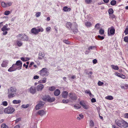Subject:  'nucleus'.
Here are the masks:
<instances>
[{"label":"nucleus","mask_w":128,"mask_h":128,"mask_svg":"<svg viewBox=\"0 0 128 128\" xmlns=\"http://www.w3.org/2000/svg\"><path fill=\"white\" fill-rule=\"evenodd\" d=\"M16 88L14 87H12L8 90L7 93L8 96L9 98H13L15 97L16 95Z\"/></svg>","instance_id":"obj_1"},{"label":"nucleus","mask_w":128,"mask_h":128,"mask_svg":"<svg viewBox=\"0 0 128 128\" xmlns=\"http://www.w3.org/2000/svg\"><path fill=\"white\" fill-rule=\"evenodd\" d=\"M16 37L18 40L28 41V36L24 34H19L16 36Z\"/></svg>","instance_id":"obj_2"},{"label":"nucleus","mask_w":128,"mask_h":128,"mask_svg":"<svg viewBox=\"0 0 128 128\" xmlns=\"http://www.w3.org/2000/svg\"><path fill=\"white\" fill-rule=\"evenodd\" d=\"M15 111V109L12 107L8 106L4 109V112L5 114H12Z\"/></svg>","instance_id":"obj_3"},{"label":"nucleus","mask_w":128,"mask_h":128,"mask_svg":"<svg viewBox=\"0 0 128 128\" xmlns=\"http://www.w3.org/2000/svg\"><path fill=\"white\" fill-rule=\"evenodd\" d=\"M39 72L40 74L42 76H47L49 74L48 71L46 68H43Z\"/></svg>","instance_id":"obj_4"},{"label":"nucleus","mask_w":128,"mask_h":128,"mask_svg":"<svg viewBox=\"0 0 128 128\" xmlns=\"http://www.w3.org/2000/svg\"><path fill=\"white\" fill-rule=\"evenodd\" d=\"M44 31L43 28L40 27L38 29H36V28H32L31 30V32L35 34H38L39 32H42Z\"/></svg>","instance_id":"obj_5"},{"label":"nucleus","mask_w":128,"mask_h":128,"mask_svg":"<svg viewBox=\"0 0 128 128\" xmlns=\"http://www.w3.org/2000/svg\"><path fill=\"white\" fill-rule=\"evenodd\" d=\"M8 26L7 24L6 25V26H4L2 28V30L3 31V34L4 35H5L8 33L7 31L10 30V28H7Z\"/></svg>","instance_id":"obj_6"},{"label":"nucleus","mask_w":128,"mask_h":128,"mask_svg":"<svg viewBox=\"0 0 128 128\" xmlns=\"http://www.w3.org/2000/svg\"><path fill=\"white\" fill-rule=\"evenodd\" d=\"M17 69L18 70V67L15 64H13L12 66L8 70V71L10 72H12L16 70Z\"/></svg>","instance_id":"obj_7"},{"label":"nucleus","mask_w":128,"mask_h":128,"mask_svg":"<svg viewBox=\"0 0 128 128\" xmlns=\"http://www.w3.org/2000/svg\"><path fill=\"white\" fill-rule=\"evenodd\" d=\"M44 105V103L42 102H40L38 103L36 106V110H38L41 108L43 107Z\"/></svg>","instance_id":"obj_8"},{"label":"nucleus","mask_w":128,"mask_h":128,"mask_svg":"<svg viewBox=\"0 0 128 128\" xmlns=\"http://www.w3.org/2000/svg\"><path fill=\"white\" fill-rule=\"evenodd\" d=\"M115 30L113 27L111 28V29L108 28V36L110 35H113L114 34Z\"/></svg>","instance_id":"obj_9"},{"label":"nucleus","mask_w":128,"mask_h":128,"mask_svg":"<svg viewBox=\"0 0 128 128\" xmlns=\"http://www.w3.org/2000/svg\"><path fill=\"white\" fill-rule=\"evenodd\" d=\"M46 111L45 110H39L37 112V114L42 116L44 115H45L46 114Z\"/></svg>","instance_id":"obj_10"},{"label":"nucleus","mask_w":128,"mask_h":128,"mask_svg":"<svg viewBox=\"0 0 128 128\" xmlns=\"http://www.w3.org/2000/svg\"><path fill=\"white\" fill-rule=\"evenodd\" d=\"M123 120H119L117 119L115 120L116 124L118 126L122 127V121Z\"/></svg>","instance_id":"obj_11"},{"label":"nucleus","mask_w":128,"mask_h":128,"mask_svg":"<svg viewBox=\"0 0 128 128\" xmlns=\"http://www.w3.org/2000/svg\"><path fill=\"white\" fill-rule=\"evenodd\" d=\"M17 66L18 68V70H20L21 69L22 63L20 60H18L16 62V63L15 64Z\"/></svg>","instance_id":"obj_12"},{"label":"nucleus","mask_w":128,"mask_h":128,"mask_svg":"<svg viewBox=\"0 0 128 128\" xmlns=\"http://www.w3.org/2000/svg\"><path fill=\"white\" fill-rule=\"evenodd\" d=\"M29 91L30 93L32 94H34L36 92V90L34 86H32L29 89Z\"/></svg>","instance_id":"obj_13"},{"label":"nucleus","mask_w":128,"mask_h":128,"mask_svg":"<svg viewBox=\"0 0 128 128\" xmlns=\"http://www.w3.org/2000/svg\"><path fill=\"white\" fill-rule=\"evenodd\" d=\"M80 104L85 109H88L89 108V106L86 104L83 101L80 102Z\"/></svg>","instance_id":"obj_14"},{"label":"nucleus","mask_w":128,"mask_h":128,"mask_svg":"<svg viewBox=\"0 0 128 128\" xmlns=\"http://www.w3.org/2000/svg\"><path fill=\"white\" fill-rule=\"evenodd\" d=\"M36 88L38 91H41L44 88V86L42 84H40L37 86Z\"/></svg>","instance_id":"obj_15"},{"label":"nucleus","mask_w":128,"mask_h":128,"mask_svg":"<svg viewBox=\"0 0 128 128\" xmlns=\"http://www.w3.org/2000/svg\"><path fill=\"white\" fill-rule=\"evenodd\" d=\"M38 58L39 60H41L43 59L44 57L45 54L44 53L42 52H40L38 54Z\"/></svg>","instance_id":"obj_16"},{"label":"nucleus","mask_w":128,"mask_h":128,"mask_svg":"<svg viewBox=\"0 0 128 128\" xmlns=\"http://www.w3.org/2000/svg\"><path fill=\"white\" fill-rule=\"evenodd\" d=\"M8 62V61L7 60L3 61L1 64L2 66L3 67H6L7 66Z\"/></svg>","instance_id":"obj_17"},{"label":"nucleus","mask_w":128,"mask_h":128,"mask_svg":"<svg viewBox=\"0 0 128 128\" xmlns=\"http://www.w3.org/2000/svg\"><path fill=\"white\" fill-rule=\"evenodd\" d=\"M69 96L70 99L72 100H75L77 99V97L75 94H72L71 93L69 94Z\"/></svg>","instance_id":"obj_18"},{"label":"nucleus","mask_w":128,"mask_h":128,"mask_svg":"<svg viewBox=\"0 0 128 128\" xmlns=\"http://www.w3.org/2000/svg\"><path fill=\"white\" fill-rule=\"evenodd\" d=\"M54 94L56 96H58L60 94V91L58 89L56 90L54 92Z\"/></svg>","instance_id":"obj_19"},{"label":"nucleus","mask_w":128,"mask_h":128,"mask_svg":"<svg viewBox=\"0 0 128 128\" xmlns=\"http://www.w3.org/2000/svg\"><path fill=\"white\" fill-rule=\"evenodd\" d=\"M71 10L70 8H68L66 6H65L63 7V10L65 12H69Z\"/></svg>","instance_id":"obj_20"},{"label":"nucleus","mask_w":128,"mask_h":128,"mask_svg":"<svg viewBox=\"0 0 128 128\" xmlns=\"http://www.w3.org/2000/svg\"><path fill=\"white\" fill-rule=\"evenodd\" d=\"M68 95V92L66 91L63 92L62 94V96L63 97L66 98L67 97Z\"/></svg>","instance_id":"obj_21"},{"label":"nucleus","mask_w":128,"mask_h":128,"mask_svg":"<svg viewBox=\"0 0 128 128\" xmlns=\"http://www.w3.org/2000/svg\"><path fill=\"white\" fill-rule=\"evenodd\" d=\"M46 78H44L42 80H39L38 81V82L40 83H44L46 82Z\"/></svg>","instance_id":"obj_22"},{"label":"nucleus","mask_w":128,"mask_h":128,"mask_svg":"<svg viewBox=\"0 0 128 128\" xmlns=\"http://www.w3.org/2000/svg\"><path fill=\"white\" fill-rule=\"evenodd\" d=\"M21 100H13L12 102V103L14 104H20L21 102Z\"/></svg>","instance_id":"obj_23"},{"label":"nucleus","mask_w":128,"mask_h":128,"mask_svg":"<svg viewBox=\"0 0 128 128\" xmlns=\"http://www.w3.org/2000/svg\"><path fill=\"white\" fill-rule=\"evenodd\" d=\"M122 126H123L125 128L128 127V123L123 120L122 121Z\"/></svg>","instance_id":"obj_24"},{"label":"nucleus","mask_w":128,"mask_h":128,"mask_svg":"<svg viewBox=\"0 0 128 128\" xmlns=\"http://www.w3.org/2000/svg\"><path fill=\"white\" fill-rule=\"evenodd\" d=\"M16 43L17 45L19 47L21 46L22 44V43L21 41L19 40H17L16 41Z\"/></svg>","instance_id":"obj_25"},{"label":"nucleus","mask_w":128,"mask_h":128,"mask_svg":"<svg viewBox=\"0 0 128 128\" xmlns=\"http://www.w3.org/2000/svg\"><path fill=\"white\" fill-rule=\"evenodd\" d=\"M50 97L48 96H46L44 97L43 100H44L45 101L48 102Z\"/></svg>","instance_id":"obj_26"},{"label":"nucleus","mask_w":128,"mask_h":128,"mask_svg":"<svg viewBox=\"0 0 128 128\" xmlns=\"http://www.w3.org/2000/svg\"><path fill=\"white\" fill-rule=\"evenodd\" d=\"M111 67L114 70H118L119 69L118 66H114V65H111Z\"/></svg>","instance_id":"obj_27"},{"label":"nucleus","mask_w":128,"mask_h":128,"mask_svg":"<svg viewBox=\"0 0 128 128\" xmlns=\"http://www.w3.org/2000/svg\"><path fill=\"white\" fill-rule=\"evenodd\" d=\"M85 25L87 27H90L91 26L92 24L90 22H85Z\"/></svg>","instance_id":"obj_28"},{"label":"nucleus","mask_w":128,"mask_h":128,"mask_svg":"<svg viewBox=\"0 0 128 128\" xmlns=\"http://www.w3.org/2000/svg\"><path fill=\"white\" fill-rule=\"evenodd\" d=\"M105 99L107 100H112L113 99V97L110 96H106L105 98Z\"/></svg>","instance_id":"obj_29"},{"label":"nucleus","mask_w":128,"mask_h":128,"mask_svg":"<svg viewBox=\"0 0 128 128\" xmlns=\"http://www.w3.org/2000/svg\"><path fill=\"white\" fill-rule=\"evenodd\" d=\"M55 100V99L54 98H51L50 97L48 100V102H52L54 101Z\"/></svg>","instance_id":"obj_30"},{"label":"nucleus","mask_w":128,"mask_h":128,"mask_svg":"<svg viewBox=\"0 0 128 128\" xmlns=\"http://www.w3.org/2000/svg\"><path fill=\"white\" fill-rule=\"evenodd\" d=\"M1 128H8V126L6 125L5 123H2L1 125Z\"/></svg>","instance_id":"obj_31"},{"label":"nucleus","mask_w":128,"mask_h":128,"mask_svg":"<svg viewBox=\"0 0 128 128\" xmlns=\"http://www.w3.org/2000/svg\"><path fill=\"white\" fill-rule=\"evenodd\" d=\"M85 93L86 94H88L89 96L90 97H92V95L90 92V91L89 90H86L85 91Z\"/></svg>","instance_id":"obj_32"},{"label":"nucleus","mask_w":128,"mask_h":128,"mask_svg":"<svg viewBox=\"0 0 128 128\" xmlns=\"http://www.w3.org/2000/svg\"><path fill=\"white\" fill-rule=\"evenodd\" d=\"M4 108L2 106H1L0 107V114H3L4 112Z\"/></svg>","instance_id":"obj_33"},{"label":"nucleus","mask_w":128,"mask_h":128,"mask_svg":"<svg viewBox=\"0 0 128 128\" xmlns=\"http://www.w3.org/2000/svg\"><path fill=\"white\" fill-rule=\"evenodd\" d=\"M96 48V46H89L88 48V50L90 51V50H93Z\"/></svg>","instance_id":"obj_34"},{"label":"nucleus","mask_w":128,"mask_h":128,"mask_svg":"<svg viewBox=\"0 0 128 128\" xmlns=\"http://www.w3.org/2000/svg\"><path fill=\"white\" fill-rule=\"evenodd\" d=\"M116 3V2L115 0H112L110 2V4L112 6L115 5Z\"/></svg>","instance_id":"obj_35"},{"label":"nucleus","mask_w":128,"mask_h":128,"mask_svg":"<svg viewBox=\"0 0 128 128\" xmlns=\"http://www.w3.org/2000/svg\"><path fill=\"white\" fill-rule=\"evenodd\" d=\"M29 106V104H27L26 105L22 104V107L24 108H27Z\"/></svg>","instance_id":"obj_36"},{"label":"nucleus","mask_w":128,"mask_h":128,"mask_svg":"<svg viewBox=\"0 0 128 128\" xmlns=\"http://www.w3.org/2000/svg\"><path fill=\"white\" fill-rule=\"evenodd\" d=\"M114 10L112 8H110L109 9L108 12L109 14H112Z\"/></svg>","instance_id":"obj_37"},{"label":"nucleus","mask_w":128,"mask_h":128,"mask_svg":"<svg viewBox=\"0 0 128 128\" xmlns=\"http://www.w3.org/2000/svg\"><path fill=\"white\" fill-rule=\"evenodd\" d=\"M2 105L4 106H6L8 105V103L6 101H3L2 102Z\"/></svg>","instance_id":"obj_38"},{"label":"nucleus","mask_w":128,"mask_h":128,"mask_svg":"<svg viewBox=\"0 0 128 128\" xmlns=\"http://www.w3.org/2000/svg\"><path fill=\"white\" fill-rule=\"evenodd\" d=\"M99 32L100 34H103L104 32V30L102 29H100L99 31Z\"/></svg>","instance_id":"obj_39"},{"label":"nucleus","mask_w":128,"mask_h":128,"mask_svg":"<svg viewBox=\"0 0 128 128\" xmlns=\"http://www.w3.org/2000/svg\"><path fill=\"white\" fill-rule=\"evenodd\" d=\"M66 26L68 28H71V24L70 22H68L66 24Z\"/></svg>","instance_id":"obj_40"},{"label":"nucleus","mask_w":128,"mask_h":128,"mask_svg":"<svg viewBox=\"0 0 128 128\" xmlns=\"http://www.w3.org/2000/svg\"><path fill=\"white\" fill-rule=\"evenodd\" d=\"M41 14V12H36L35 16L36 17H38Z\"/></svg>","instance_id":"obj_41"},{"label":"nucleus","mask_w":128,"mask_h":128,"mask_svg":"<svg viewBox=\"0 0 128 128\" xmlns=\"http://www.w3.org/2000/svg\"><path fill=\"white\" fill-rule=\"evenodd\" d=\"M1 5L4 8L6 7V3L4 2H2L1 3Z\"/></svg>","instance_id":"obj_42"},{"label":"nucleus","mask_w":128,"mask_h":128,"mask_svg":"<svg viewBox=\"0 0 128 128\" xmlns=\"http://www.w3.org/2000/svg\"><path fill=\"white\" fill-rule=\"evenodd\" d=\"M100 26V24H96L95 26V28L97 29L99 28Z\"/></svg>","instance_id":"obj_43"},{"label":"nucleus","mask_w":128,"mask_h":128,"mask_svg":"<svg viewBox=\"0 0 128 128\" xmlns=\"http://www.w3.org/2000/svg\"><path fill=\"white\" fill-rule=\"evenodd\" d=\"M55 88L54 86H51L49 88V89L51 91H54L55 89Z\"/></svg>","instance_id":"obj_44"},{"label":"nucleus","mask_w":128,"mask_h":128,"mask_svg":"<svg viewBox=\"0 0 128 128\" xmlns=\"http://www.w3.org/2000/svg\"><path fill=\"white\" fill-rule=\"evenodd\" d=\"M68 102L69 100L68 99L63 100H62V102L64 103H67Z\"/></svg>","instance_id":"obj_45"},{"label":"nucleus","mask_w":128,"mask_h":128,"mask_svg":"<svg viewBox=\"0 0 128 128\" xmlns=\"http://www.w3.org/2000/svg\"><path fill=\"white\" fill-rule=\"evenodd\" d=\"M90 125L91 126H93L94 125V124L93 121L92 120H90Z\"/></svg>","instance_id":"obj_46"},{"label":"nucleus","mask_w":128,"mask_h":128,"mask_svg":"<svg viewBox=\"0 0 128 128\" xmlns=\"http://www.w3.org/2000/svg\"><path fill=\"white\" fill-rule=\"evenodd\" d=\"M12 3L11 2H8L6 3V7L11 6L12 5Z\"/></svg>","instance_id":"obj_47"},{"label":"nucleus","mask_w":128,"mask_h":128,"mask_svg":"<svg viewBox=\"0 0 128 128\" xmlns=\"http://www.w3.org/2000/svg\"><path fill=\"white\" fill-rule=\"evenodd\" d=\"M63 42L66 44H70V42L67 40H63Z\"/></svg>","instance_id":"obj_48"},{"label":"nucleus","mask_w":128,"mask_h":128,"mask_svg":"<svg viewBox=\"0 0 128 128\" xmlns=\"http://www.w3.org/2000/svg\"><path fill=\"white\" fill-rule=\"evenodd\" d=\"M124 40L125 42H128V36H125L124 38Z\"/></svg>","instance_id":"obj_49"},{"label":"nucleus","mask_w":128,"mask_h":128,"mask_svg":"<svg viewBox=\"0 0 128 128\" xmlns=\"http://www.w3.org/2000/svg\"><path fill=\"white\" fill-rule=\"evenodd\" d=\"M98 84L99 86H102L104 84V83L103 82L99 81L98 82Z\"/></svg>","instance_id":"obj_50"},{"label":"nucleus","mask_w":128,"mask_h":128,"mask_svg":"<svg viewBox=\"0 0 128 128\" xmlns=\"http://www.w3.org/2000/svg\"><path fill=\"white\" fill-rule=\"evenodd\" d=\"M10 13V12L9 11H6L5 12L4 14L6 15H8Z\"/></svg>","instance_id":"obj_51"},{"label":"nucleus","mask_w":128,"mask_h":128,"mask_svg":"<svg viewBox=\"0 0 128 128\" xmlns=\"http://www.w3.org/2000/svg\"><path fill=\"white\" fill-rule=\"evenodd\" d=\"M87 4H89L92 2V0H85Z\"/></svg>","instance_id":"obj_52"},{"label":"nucleus","mask_w":128,"mask_h":128,"mask_svg":"<svg viewBox=\"0 0 128 128\" xmlns=\"http://www.w3.org/2000/svg\"><path fill=\"white\" fill-rule=\"evenodd\" d=\"M74 107L75 109H78L80 108L81 107L80 106H79L77 105H75L74 106Z\"/></svg>","instance_id":"obj_53"},{"label":"nucleus","mask_w":128,"mask_h":128,"mask_svg":"<svg viewBox=\"0 0 128 128\" xmlns=\"http://www.w3.org/2000/svg\"><path fill=\"white\" fill-rule=\"evenodd\" d=\"M124 33L126 35L128 34V28H127L124 31Z\"/></svg>","instance_id":"obj_54"},{"label":"nucleus","mask_w":128,"mask_h":128,"mask_svg":"<svg viewBox=\"0 0 128 128\" xmlns=\"http://www.w3.org/2000/svg\"><path fill=\"white\" fill-rule=\"evenodd\" d=\"M51 28L50 27H48L46 28V30L47 32H49L51 29Z\"/></svg>","instance_id":"obj_55"},{"label":"nucleus","mask_w":128,"mask_h":128,"mask_svg":"<svg viewBox=\"0 0 128 128\" xmlns=\"http://www.w3.org/2000/svg\"><path fill=\"white\" fill-rule=\"evenodd\" d=\"M121 74H120L118 72H116L115 73V75L120 77Z\"/></svg>","instance_id":"obj_56"},{"label":"nucleus","mask_w":128,"mask_h":128,"mask_svg":"<svg viewBox=\"0 0 128 128\" xmlns=\"http://www.w3.org/2000/svg\"><path fill=\"white\" fill-rule=\"evenodd\" d=\"M124 116L125 118H128V113H126L124 114Z\"/></svg>","instance_id":"obj_57"},{"label":"nucleus","mask_w":128,"mask_h":128,"mask_svg":"<svg viewBox=\"0 0 128 128\" xmlns=\"http://www.w3.org/2000/svg\"><path fill=\"white\" fill-rule=\"evenodd\" d=\"M39 78L38 76L37 75H35L34 77V80H36L38 79Z\"/></svg>","instance_id":"obj_58"},{"label":"nucleus","mask_w":128,"mask_h":128,"mask_svg":"<svg viewBox=\"0 0 128 128\" xmlns=\"http://www.w3.org/2000/svg\"><path fill=\"white\" fill-rule=\"evenodd\" d=\"M98 38H100L101 40H103L104 38V37L103 36H100L98 35Z\"/></svg>","instance_id":"obj_59"},{"label":"nucleus","mask_w":128,"mask_h":128,"mask_svg":"<svg viewBox=\"0 0 128 128\" xmlns=\"http://www.w3.org/2000/svg\"><path fill=\"white\" fill-rule=\"evenodd\" d=\"M90 51L89 50H86L85 51V53L86 54H88L90 52Z\"/></svg>","instance_id":"obj_60"},{"label":"nucleus","mask_w":128,"mask_h":128,"mask_svg":"<svg viewBox=\"0 0 128 128\" xmlns=\"http://www.w3.org/2000/svg\"><path fill=\"white\" fill-rule=\"evenodd\" d=\"M120 77L124 79L126 77H125V76H124V75H123L122 74H121L120 76Z\"/></svg>","instance_id":"obj_61"},{"label":"nucleus","mask_w":128,"mask_h":128,"mask_svg":"<svg viewBox=\"0 0 128 128\" xmlns=\"http://www.w3.org/2000/svg\"><path fill=\"white\" fill-rule=\"evenodd\" d=\"M91 101L92 102H96V99L94 98H92L91 99Z\"/></svg>","instance_id":"obj_62"},{"label":"nucleus","mask_w":128,"mask_h":128,"mask_svg":"<svg viewBox=\"0 0 128 128\" xmlns=\"http://www.w3.org/2000/svg\"><path fill=\"white\" fill-rule=\"evenodd\" d=\"M34 64V62H31L30 63V65H29V68H30L31 67L32 65Z\"/></svg>","instance_id":"obj_63"},{"label":"nucleus","mask_w":128,"mask_h":128,"mask_svg":"<svg viewBox=\"0 0 128 128\" xmlns=\"http://www.w3.org/2000/svg\"><path fill=\"white\" fill-rule=\"evenodd\" d=\"M14 128H20V126L19 125H17L15 126Z\"/></svg>","instance_id":"obj_64"}]
</instances>
